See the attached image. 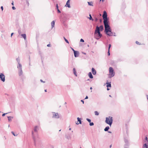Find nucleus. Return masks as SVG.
Instances as JSON below:
<instances>
[{
	"label": "nucleus",
	"instance_id": "nucleus-36",
	"mask_svg": "<svg viewBox=\"0 0 148 148\" xmlns=\"http://www.w3.org/2000/svg\"><path fill=\"white\" fill-rule=\"evenodd\" d=\"M56 9L57 10L59 9H58V5L57 4L56 5Z\"/></svg>",
	"mask_w": 148,
	"mask_h": 148
},
{
	"label": "nucleus",
	"instance_id": "nucleus-59",
	"mask_svg": "<svg viewBox=\"0 0 148 148\" xmlns=\"http://www.w3.org/2000/svg\"><path fill=\"white\" fill-rule=\"evenodd\" d=\"M109 97H111V95H109Z\"/></svg>",
	"mask_w": 148,
	"mask_h": 148
},
{
	"label": "nucleus",
	"instance_id": "nucleus-54",
	"mask_svg": "<svg viewBox=\"0 0 148 148\" xmlns=\"http://www.w3.org/2000/svg\"><path fill=\"white\" fill-rule=\"evenodd\" d=\"M107 90H109V88H107Z\"/></svg>",
	"mask_w": 148,
	"mask_h": 148
},
{
	"label": "nucleus",
	"instance_id": "nucleus-13",
	"mask_svg": "<svg viewBox=\"0 0 148 148\" xmlns=\"http://www.w3.org/2000/svg\"><path fill=\"white\" fill-rule=\"evenodd\" d=\"M55 25V21H53L51 23V25L52 28Z\"/></svg>",
	"mask_w": 148,
	"mask_h": 148
},
{
	"label": "nucleus",
	"instance_id": "nucleus-40",
	"mask_svg": "<svg viewBox=\"0 0 148 148\" xmlns=\"http://www.w3.org/2000/svg\"><path fill=\"white\" fill-rule=\"evenodd\" d=\"M1 9L2 11H3V6H1Z\"/></svg>",
	"mask_w": 148,
	"mask_h": 148
},
{
	"label": "nucleus",
	"instance_id": "nucleus-49",
	"mask_svg": "<svg viewBox=\"0 0 148 148\" xmlns=\"http://www.w3.org/2000/svg\"><path fill=\"white\" fill-rule=\"evenodd\" d=\"M12 5H14V3H13V1H12V3H11Z\"/></svg>",
	"mask_w": 148,
	"mask_h": 148
},
{
	"label": "nucleus",
	"instance_id": "nucleus-28",
	"mask_svg": "<svg viewBox=\"0 0 148 148\" xmlns=\"http://www.w3.org/2000/svg\"><path fill=\"white\" fill-rule=\"evenodd\" d=\"M124 141L126 143V144H127L128 143V140L126 139H124Z\"/></svg>",
	"mask_w": 148,
	"mask_h": 148
},
{
	"label": "nucleus",
	"instance_id": "nucleus-38",
	"mask_svg": "<svg viewBox=\"0 0 148 148\" xmlns=\"http://www.w3.org/2000/svg\"><path fill=\"white\" fill-rule=\"evenodd\" d=\"M145 140H146L147 141V143L148 140H147V137H145Z\"/></svg>",
	"mask_w": 148,
	"mask_h": 148
},
{
	"label": "nucleus",
	"instance_id": "nucleus-10",
	"mask_svg": "<svg viewBox=\"0 0 148 148\" xmlns=\"http://www.w3.org/2000/svg\"><path fill=\"white\" fill-rule=\"evenodd\" d=\"M91 70H92V73L94 75H96L97 72H96V71L95 70V69L94 68H92Z\"/></svg>",
	"mask_w": 148,
	"mask_h": 148
},
{
	"label": "nucleus",
	"instance_id": "nucleus-15",
	"mask_svg": "<svg viewBox=\"0 0 148 148\" xmlns=\"http://www.w3.org/2000/svg\"><path fill=\"white\" fill-rule=\"evenodd\" d=\"M73 72L74 74L76 76H77V74L76 71L75 69V68L73 69Z\"/></svg>",
	"mask_w": 148,
	"mask_h": 148
},
{
	"label": "nucleus",
	"instance_id": "nucleus-30",
	"mask_svg": "<svg viewBox=\"0 0 148 148\" xmlns=\"http://www.w3.org/2000/svg\"><path fill=\"white\" fill-rule=\"evenodd\" d=\"M86 120L90 123L91 122V120L87 118Z\"/></svg>",
	"mask_w": 148,
	"mask_h": 148
},
{
	"label": "nucleus",
	"instance_id": "nucleus-55",
	"mask_svg": "<svg viewBox=\"0 0 148 148\" xmlns=\"http://www.w3.org/2000/svg\"><path fill=\"white\" fill-rule=\"evenodd\" d=\"M111 147H112V145H110V148H111Z\"/></svg>",
	"mask_w": 148,
	"mask_h": 148
},
{
	"label": "nucleus",
	"instance_id": "nucleus-12",
	"mask_svg": "<svg viewBox=\"0 0 148 148\" xmlns=\"http://www.w3.org/2000/svg\"><path fill=\"white\" fill-rule=\"evenodd\" d=\"M18 74L19 76H21L23 74V71L22 69H19V71L18 72Z\"/></svg>",
	"mask_w": 148,
	"mask_h": 148
},
{
	"label": "nucleus",
	"instance_id": "nucleus-53",
	"mask_svg": "<svg viewBox=\"0 0 148 148\" xmlns=\"http://www.w3.org/2000/svg\"><path fill=\"white\" fill-rule=\"evenodd\" d=\"M90 90H92V87H91L90 88Z\"/></svg>",
	"mask_w": 148,
	"mask_h": 148
},
{
	"label": "nucleus",
	"instance_id": "nucleus-19",
	"mask_svg": "<svg viewBox=\"0 0 148 148\" xmlns=\"http://www.w3.org/2000/svg\"><path fill=\"white\" fill-rule=\"evenodd\" d=\"M21 36L23 37L24 39L25 40L26 38V35L25 34H22Z\"/></svg>",
	"mask_w": 148,
	"mask_h": 148
},
{
	"label": "nucleus",
	"instance_id": "nucleus-29",
	"mask_svg": "<svg viewBox=\"0 0 148 148\" xmlns=\"http://www.w3.org/2000/svg\"><path fill=\"white\" fill-rule=\"evenodd\" d=\"M89 125L90 126H92L94 125V123L93 122H90Z\"/></svg>",
	"mask_w": 148,
	"mask_h": 148
},
{
	"label": "nucleus",
	"instance_id": "nucleus-34",
	"mask_svg": "<svg viewBox=\"0 0 148 148\" xmlns=\"http://www.w3.org/2000/svg\"><path fill=\"white\" fill-rule=\"evenodd\" d=\"M108 55L110 56V50H109V49H108Z\"/></svg>",
	"mask_w": 148,
	"mask_h": 148
},
{
	"label": "nucleus",
	"instance_id": "nucleus-44",
	"mask_svg": "<svg viewBox=\"0 0 148 148\" xmlns=\"http://www.w3.org/2000/svg\"><path fill=\"white\" fill-rule=\"evenodd\" d=\"M47 47H50V44H48L47 45Z\"/></svg>",
	"mask_w": 148,
	"mask_h": 148
},
{
	"label": "nucleus",
	"instance_id": "nucleus-8",
	"mask_svg": "<svg viewBox=\"0 0 148 148\" xmlns=\"http://www.w3.org/2000/svg\"><path fill=\"white\" fill-rule=\"evenodd\" d=\"M74 55L75 57H77L79 56V53L77 51H74Z\"/></svg>",
	"mask_w": 148,
	"mask_h": 148
},
{
	"label": "nucleus",
	"instance_id": "nucleus-64",
	"mask_svg": "<svg viewBox=\"0 0 148 148\" xmlns=\"http://www.w3.org/2000/svg\"><path fill=\"white\" fill-rule=\"evenodd\" d=\"M101 1V0H100V1Z\"/></svg>",
	"mask_w": 148,
	"mask_h": 148
},
{
	"label": "nucleus",
	"instance_id": "nucleus-51",
	"mask_svg": "<svg viewBox=\"0 0 148 148\" xmlns=\"http://www.w3.org/2000/svg\"><path fill=\"white\" fill-rule=\"evenodd\" d=\"M146 96H147V99L148 100V95H147Z\"/></svg>",
	"mask_w": 148,
	"mask_h": 148
},
{
	"label": "nucleus",
	"instance_id": "nucleus-33",
	"mask_svg": "<svg viewBox=\"0 0 148 148\" xmlns=\"http://www.w3.org/2000/svg\"><path fill=\"white\" fill-rule=\"evenodd\" d=\"M111 47V44H110L109 45L108 49H109V50H110V48Z\"/></svg>",
	"mask_w": 148,
	"mask_h": 148
},
{
	"label": "nucleus",
	"instance_id": "nucleus-39",
	"mask_svg": "<svg viewBox=\"0 0 148 148\" xmlns=\"http://www.w3.org/2000/svg\"><path fill=\"white\" fill-rule=\"evenodd\" d=\"M12 9H13V10H15L16 9V8H15L13 6L12 7Z\"/></svg>",
	"mask_w": 148,
	"mask_h": 148
},
{
	"label": "nucleus",
	"instance_id": "nucleus-14",
	"mask_svg": "<svg viewBox=\"0 0 148 148\" xmlns=\"http://www.w3.org/2000/svg\"><path fill=\"white\" fill-rule=\"evenodd\" d=\"M18 64V65L17 66V68L19 69H22V65L20 63Z\"/></svg>",
	"mask_w": 148,
	"mask_h": 148
},
{
	"label": "nucleus",
	"instance_id": "nucleus-17",
	"mask_svg": "<svg viewBox=\"0 0 148 148\" xmlns=\"http://www.w3.org/2000/svg\"><path fill=\"white\" fill-rule=\"evenodd\" d=\"M143 148H148V146L147 145L146 143H145L143 145Z\"/></svg>",
	"mask_w": 148,
	"mask_h": 148
},
{
	"label": "nucleus",
	"instance_id": "nucleus-35",
	"mask_svg": "<svg viewBox=\"0 0 148 148\" xmlns=\"http://www.w3.org/2000/svg\"><path fill=\"white\" fill-rule=\"evenodd\" d=\"M136 44H137L138 45H140V44L139 43V42L137 41H136Z\"/></svg>",
	"mask_w": 148,
	"mask_h": 148
},
{
	"label": "nucleus",
	"instance_id": "nucleus-41",
	"mask_svg": "<svg viewBox=\"0 0 148 148\" xmlns=\"http://www.w3.org/2000/svg\"><path fill=\"white\" fill-rule=\"evenodd\" d=\"M97 20H98V19L97 18H95V21H97Z\"/></svg>",
	"mask_w": 148,
	"mask_h": 148
},
{
	"label": "nucleus",
	"instance_id": "nucleus-5",
	"mask_svg": "<svg viewBox=\"0 0 148 148\" xmlns=\"http://www.w3.org/2000/svg\"><path fill=\"white\" fill-rule=\"evenodd\" d=\"M109 75L110 76V77H112L114 75L115 73L112 67H110L109 69Z\"/></svg>",
	"mask_w": 148,
	"mask_h": 148
},
{
	"label": "nucleus",
	"instance_id": "nucleus-58",
	"mask_svg": "<svg viewBox=\"0 0 148 148\" xmlns=\"http://www.w3.org/2000/svg\"><path fill=\"white\" fill-rule=\"evenodd\" d=\"M105 0H102V1H103V2Z\"/></svg>",
	"mask_w": 148,
	"mask_h": 148
},
{
	"label": "nucleus",
	"instance_id": "nucleus-3",
	"mask_svg": "<svg viewBox=\"0 0 148 148\" xmlns=\"http://www.w3.org/2000/svg\"><path fill=\"white\" fill-rule=\"evenodd\" d=\"M95 35L96 36V38L98 40L102 36L100 32L99 27L98 26L96 27L95 32Z\"/></svg>",
	"mask_w": 148,
	"mask_h": 148
},
{
	"label": "nucleus",
	"instance_id": "nucleus-60",
	"mask_svg": "<svg viewBox=\"0 0 148 148\" xmlns=\"http://www.w3.org/2000/svg\"><path fill=\"white\" fill-rule=\"evenodd\" d=\"M71 128H69V130H71Z\"/></svg>",
	"mask_w": 148,
	"mask_h": 148
},
{
	"label": "nucleus",
	"instance_id": "nucleus-23",
	"mask_svg": "<svg viewBox=\"0 0 148 148\" xmlns=\"http://www.w3.org/2000/svg\"><path fill=\"white\" fill-rule=\"evenodd\" d=\"M99 27V29H100L101 31H102L103 30V25H101Z\"/></svg>",
	"mask_w": 148,
	"mask_h": 148
},
{
	"label": "nucleus",
	"instance_id": "nucleus-42",
	"mask_svg": "<svg viewBox=\"0 0 148 148\" xmlns=\"http://www.w3.org/2000/svg\"><path fill=\"white\" fill-rule=\"evenodd\" d=\"M7 114V113H4V114H3L2 115V116H4L5 115V114Z\"/></svg>",
	"mask_w": 148,
	"mask_h": 148
},
{
	"label": "nucleus",
	"instance_id": "nucleus-56",
	"mask_svg": "<svg viewBox=\"0 0 148 148\" xmlns=\"http://www.w3.org/2000/svg\"><path fill=\"white\" fill-rule=\"evenodd\" d=\"M45 92H47V90H45Z\"/></svg>",
	"mask_w": 148,
	"mask_h": 148
},
{
	"label": "nucleus",
	"instance_id": "nucleus-16",
	"mask_svg": "<svg viewBox=\"0 0 148 148\" xmlns=\"http://www.w3.org/2000/svg\"><path fill=\"white\" fill-rule=\"evenodd\" d=\"M77 119L78 121L79 122V123H76V124H81V121L80 120V119L78 117L77 118Z\"/></svg>",
	"mask_w": 148,
	"mask_h": 148
},
{
	"label": "nucleus",
	"instance_id": "nucleus-57",
	"mask_svg": "<svg viewBox=\"0 0 148 148\" xmlns=\"http://www.w3.org/2000/svg\"><path fill=\"white\" fill-rule=\"evenodd\" d=\"M66 104V102H65L64 104Z\"/></svg>",
	"mask_w": 148,
	"mask_h": 148
},
{
	"label": "nucleus",
	"instance_id": "nucleus-61",
	"mask_svg": "<svg viewBox=\"0 0 148 148\" xmlns=\"http://www.w3.org/2000/svg\"><path fill=\"white\" fill-rule=\"evenodd\" d=\"M4 138H5V139H6V138L5 137V136H4Z\"/></svg>",
	"mask_w": 148,
	"mask_h": 148
},
{
	"label": "nucleus",
	"instance_id": "nucleus-18",
	"mask_svg": "<svg viewBox=\"0 0 148 148\" xmlns=\"http://www.w3.org/2000/svg\"><path fill=\"white\" fill-rule=\"evenodd\" d=\"M106 84H107L106 86L107 88H108L109 87H111V84L110 83H106Z\"/></svg>",
	"mask_w": 148,
	"mask_h": 148
},
{
	"label": "nucleus",
	"instance_id": "nucleus-27",
	"mask_svg": "<svg viewBox=\"0 0 148 148\" xmlns=\"http://www.w3.org/2000/svg\"><path fill=\"white\" fill-rule=\"evenodd\" d=\"M95 114L96 115H99V114L98 112L97 111H95Z\"/></svg>",
	"mask_w": 148,
	"mask_h": 148
},
{
	"label": "nucleus",
	"instance_id": "nucleus-26",
	"mask_svg": "<svg viewBox=\"0 0 148 148\" xmlns=\"http://www.w3.org/2000/svg\"><path fill=\"white\" fill-rule=\"evenodd\" d=\"M16 60L17 61L18 63L19 64L20 62V60L19 58H17L16 59Z\"/></svg>",
	"mask_w": 148,
	"mask_h": 148
},
{
	"label": "nucleus",
	"instance_id": "nucleus-4",
	"mask_svg": "<svg viewBox=\"0 0 148 148\" xmlns=\"http://www.w3.org/2000/svg\"><path fill=\"white\" fill-rule=\"evenodd\" d=\"M105 122L106 123L109 124L111 126L113 122L112 117L109 116L108 117H106Z\"/></svg>",
	"mask_w": 148,
	"mask_h": 148
},
{
	"label": "nucleus",
	"instance_id": "nucleus-62",
	"mask_svg": "<svg viewBox=\"0 0 148 148\" xmlns=\"http://www.w3.org/2000/svg\"><path fill=\"white\" fill-rule=\"evenodd\" d=\"M61 131V130H59V131Z\"/></svg>",
	"mask_w": 148,
	"mask_h": 148
},
{
	"label": "nucleus",
	"instance_id": "nucleus-21",
	"mask_svg": "<svg viewBox=\"0 0 148 148\" xmlns=\"http://www.w3.org/2000/svg\"><path fill=\"white\" fill-rule=\"evenodd\" d=\"M88 3L89 5L92 6H93L92 2H88Z\"/></svg>",
	"mask_w": 148,
	"mask_h": 148
},
{
	"label": "nucleus",
	"instance_id": "nucleus-1",
	"mask_svg": "<svg viewBox=\"0 0 148 148\" xmlns=\"http://www.w3.org/2000/svg\"><path fill=\"white\" fill-rule=\"evenodd\" d=\"M103 17L104 20L103 23L105 26V32L109 36H112L111 29L110 28L109 25H108V19L107 18V15L106 11L103 12Z\"/></svg>",
	"mask_w": 148,
	"mask_h": 148
},
{
	"label": "nucleus",
	"instance_id": "nucleus-46",
	"mask_svg": "<svg viewBox=\"0 0 148 148\" xmlns=\"http://www.w3.org/2000/svg\"><path fill=\"white\" fill-rule=\"evenodd\" d=\"M81 101L83 103H84V101L83 100H81Z\"/></svg>",
	"mask_w": 148,
	"mask_h": 148
},
{
	"label": "nucleus",
	"instance_id": "nucleus-48",
	"mask_svg": "<svg viewBox=\"0 0 148 148\" xmlns=\"http://www.w3.org/2000/svg\"><path fill=\"white\" fill-rule=\"evenodd\" d=\"M88 96H86V98H85V99H88Z\"/></svg>",
	"mask_w": 148,
	"mask_h": 148
},
{
	"label": "nucleus",
	"instance_id": "nucleus-7",
	"mask_svg": "<svg viewBox=\"0 0 148 148\" xmlns=\"http://www.w3.org/2000/svg\"><path fill=\"white\" fill-rule=\"evenodd\" d=\"M5 76L3 73H1L0 74V80H1L3 82L5 81Z\"/></svg>",
	"mask_w": 148,
	"mask_h": 148
},
{
	"label": "nucleus",
	"instance_id": "nucleus-37",
	"mask_svg": "<svg viewBox=\"0 0 148 148\" xmlns=\"http://www.w3.org/2000/svg\"><path fill=\"white\" fill-rule=\"evenodd\" d=\"M57 10V11H58V13H60L61 12L59 10V9H58V10Z\"/></svg>",
	"mask_w": 148,
	"mask_h": 148
},
{
	"label": "nucleus",
	"instance_id": "nucleus-43",
	"mask_svg": "<svg viewBox=\"0 0 148 148\" xmlns=\"http://www.w3.org/2000/svg\"><path fill=\"white\" fill-rule=\"evenodd\" d=\"M14 34V33H11V37H12V35L13 34Z\"/></svg>",
	"mask_w": 148,
	"mask_h": 148
},
{
	"label": "nucleus",
	"instance_id": "nucleus-2",
	"mask_svg": "<svg viewBox=\"0 0 148 148\" xmlns=\"http://www.w3.org/2000/svg\"><path fill=\"white\" fill-rule=\"evenodd\" d=\"M38 130V127L37 126L35 127L34 129V132L32 131V135L33 140L35 143H36V140L38 138L37 132Z\"/></svg>",
	"mask_w": 148,
	"mask_h": 148
},
{
	"label": "nucleus",
	"instance_id": "nucleus-52",
	"mask_svg": "<svg viewBox=\"0 0 148 148\" xmlns=\"http://www.w3.org/2000/svg\"><path fill=\"white\" fill-rule=\"evenodd\" d=\"M108 132L109 133H111L112 132H110V131H108Z\"/></svg>",
	"mask_w": 148,
	"mask_h": 148
},
{
	"label": "nucleus",
	"instance_id": "nucleus-9",
	"mask_svg": "<svg viewBox=\"0 0 148 148\" xmlns=\"http://www.w3.org/2000/svg\"><path fill=\"white\" fill-rule=\"evenodd\" d=\"M71 0H68L66 2V5H65V6L68 7L69 8H71V6L70 4V1Z\"/></svg>",
	"mask_w": 148,
	"mask_h": 148
},
{
	"label": "nucleus",
	"instance_id": "nucleus-50",
	"mask_svg": "<svg viewBox=\"0 0 148 148\" xmlns=\"http://www.w3.org/2000/svg\"><path fill=\"white\" fill-rule=\"evenodd\" d=\"M82 53L84 55H86V53H84V52H82Z\"/></svg>",
	"mask_w": 148,
	"mask_h": 148
},
{
	"label": "nucleus",
	"instance_id": "nucleus-11",
	"mask_svg": "<svg viewBox=\"0 0 148 148\" xmlns=\"http://www.w3.org/2000/svg\"><path fill=\"white\" fill-rule=\"evenodd\" d=\"M88 75V76L91 79H92L93 78V76L92 75L91 72H90L89 73Z\"/></svg>",
	"mask_w": 148,
	"mask_h": 148
},
{
	"label": "nucleus",
	"instance_id": "nucleus-31",
	"mask_svg": "<svg viewBox=\"0 0 148 148\" xmlns=\"http://www.w3.org/2000/svg\"><path fill=\"white\" fill-rule=\"evenodd\" d=\"M11 133L14 136H17V134L15 135L14 133L13 132H12Z\"/></svg>",
	"mask_w": 148,
	"mask_h": 148
},
{
	"label": "nucleus",
	"instance_id": "nucleus-63",
	"mask_svg": "<svg viewBox=\"0 0 148 148\" xmlns=\"http://www.w3.org/2000/svg\"><path fill=\"white\" fill-rule=\"evenodd\" d=\"M80 148H81V147H80Z\"/></svg>",
	"mask_w": 148,
	"mask_h": 148
},
{
	"label": "nucleus",
	"instance_id": "nucleus-20",
	"mask_svg": "<svg viewBox=\"0 0 148 148\" xmlns=\"http://www.w3.org/2000/svg\"><path fill=\"white\" fill-rule=\"evenodd\" d=\"M109 129V126H107L106 127V128L104 129V130L105 131H107Z\"/></svg>",
	"mask_w": 148,
	"mask_h": 148
},
{
	"label": "nucleus",
	"instance_id": "nucleus-25",
	"mask_svg": "<svg viewBox=\"0 0 148 148\" xmlns=\"http://www.w3.org/2000/svg\"><path fill=\"white\" fill-rule=\"evenodd\" d=\"M90 17L89 18V19L90 20H92V21L93 20V19L92 18V17L91 16V14L89 15Z\"/></svg>",
	"mask_w": 148,
	"mask_h": 148
},
{
	"label": "nucleus",
	"instance_id": "nucleus-22",
	"mask_svg": "<svg viewBox=\"0 0 148 148\" xmlns=\"http://www.w3.org/2000/svg\"><path fill=\"white\" fill-rule=\"evenodd\" d=\"M8 121H10L13 118V117L9 116H8Z\"/></svg>",
	"mask_w": 148,
	"mask_h": 148
},
{
	"label": "nucleus",
	"instance_id": "nucleus-6",
	"mask_svg": "<svg viewBox=\"0 0 148 148\" xmlns=\"http://www.w3.org/2000/svg\"><path fill=\"white\" fill-rule=\"evenodd\" d=\"M52 113L53 114V118H54L56 119H58L59 118V116L58 113H56L55 112H52Z\"/></svg>",
	"mask_w": 148,
	"mask_h": 148
},
{
	"label": "nucleus",
	"instance_id": "nucleus-45",
	"mask_svg": "<svg viewBox=\"0 0 148 148\" xmlns=\"http://www.w3.org/2000/svg\"><path fill=\"white\" fill-rule=\"evenodd\" d=\"M40 81H41V82H43L42 80V79H40Z\"/></svg>",
	"mask_w": 148,
	"mask_h": 148
},
{
	"label": "nucleus",
	"instance_id": "nucleus-24",
	"mask_svg": "<svg viewBox=\"0 0 148 148\" xmlns=\"http://www.w3.org/2000/svg\"><path fill=\"white\" fill-rule=\"evenodd\" d=\"M64 38L66 42L67 43L69 44V41L64 37Z\"/></svg>",
	"mask_w": 148,
	"mask_h": 148
},
{
	"label": "nucleus",
	"instance_id": "nucleus-47",
	"mask_svg": "<svg viewBox=\"0 0 148 148\" xmlns=\"http://www.w3.org/2000/svg\"><path fill=\"white\" fill-rule=\"evenodd\" d=\"M71 49H72V50L73 51V52H74V51H75V50L72 48L71 47Z\"/></svg>",
	"mask_w": 148,
	"mask_h": 148
},
{
	"label": "nucleus",
	"instance_id": "nucleus-32",
	"mask_svg": "<svg viewBox=\"0 0 148 148\" xmlns=\"http://www.w3.org/2000/svg\"><path fill=\"white\" fill-rule=\"evenodd\" d=\"M80 41L81 42H84V40L82 39H80Z\"/></svg>",
	"mask_w": 148,
	"mask_h": 148
}]
</instances>
